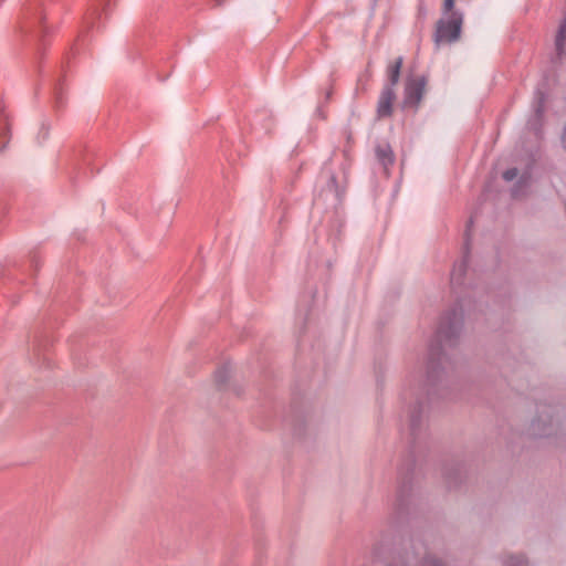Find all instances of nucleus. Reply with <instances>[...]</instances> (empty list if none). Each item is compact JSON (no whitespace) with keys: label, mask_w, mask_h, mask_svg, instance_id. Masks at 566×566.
<instances>
[{"label":"nucleus","mask_w":566,"mask_h":566,"mask_svg":"<svg viewBox=\"0 0 566 566\" xmlns=\"http://www.w3.org/2000/svg\"><path fill=\"white\" fill-rule=\"evenodd\" d=\"M227 369L226 368H222V369H219L217 373H216V380L218 384H224L226 380H227Z\"/></svg>","instance_id":"2eb2a0df"},{"label":"nucleus","mask_w":566,"mask_h":566,"mask_svg":"<svg viewBox=\"0 0 566 566\" xmlns=\"http://www.w3.org/2000/svg\"><path fill=\"white\" fill-rule=\"evenodd\" d=\"M428 78L424 75L408 76L405 82L402 108L416 112L426 94Z\"/></svg>","instance_id":"7ed1b4c3"},{"label":"nucleus","mask_w":566,"mask_h":566,"mask_svg":"<svg viewBox=\"0 0 566 566\" xmlns=\"http://www.w3.org/2000/svg\"><path fill=\"white\" fill-rule=\"evenodd\" d=\"M517 177V169L516 168H510L503 172V179L506 181H512Z\"/></svg>","instance_id":"ddd939ff"},{"label":"nucleus","mask_w":566,"mask_h":566,"mask_svg":"<svg viewBox=\"0 0 566 566\" xmlns=\"http://www.w3.org/2000/svg\"><path fill=\"white\" fill-rule=\"evenodd\" d=\"M55 99H56V104H59L60 103V97L55 96Z\"/></svg>","instance_id":"6ab92c4d"},{"label":"nucleus","mask_w":566,"mask_h":566,"mask_svg":"<svg viewBox=\"0 0 566 566\" xmlns=\"http://www.w3.org/2000/svg\"><path fill=\"white\" fill-rule=\"evenodd\" d=\"M527 186V178L521 177V179L517 181V184L512 189V196L514 198H520L523 196L522 189Z\"/></svg>","instance_id":"9b49d317"},{"label":"nucleus","mask_w":566,"mask_h":566,"mask_svg":"<svg viewBox=\"0 0 566 566\" xmlns=\"http://www.w3.org/2000/svg\"><path fill=\"white\" fill-rule=\"evenodd\" d=\"M454 0H444L443 1V15H449L451 12H455L453 10Z\"/></svg>","instance_id":"4468645a"},{"label":"nucleus","mask_w":566,"mask_h":566,"mask_svg":"<svg viewBox=\"0 0 566 566\" xmlns=\"http://www.w3.org/2000/svg\"><path fill=\"white\" fill-rule=\"evenodd\" d=\"M395 99L396 91L391 88V85H385L377 103V118L380 119L391 116Z\"/></svg>","instance_id":"20e7f679"},{"label":"nucleus","mask_w":566,"mask_h":566,"mask_svg":"<svg viewBox=\"0 0 566 566\" xmlns=\"http://www.w3.org/2000/svg\"><path fill=\"white\" fill-rule=\"evenodd\" d=\"M565 45H566V15L564 17L563 21L560 22L557 34L555 38V60L562 61L565 55Z\"/></svg>","instance_id":"39448f33"},{"label":"nucleus","mask_w":566,"mask_h":566,"mask_svg":"<svg viewBox=\"0 0 566 566\" xmlns=\"http://www.w3.org/2000/svg\"><path fill=\"white\" fill-rule=\"evenodd\" d=\"M403 64L402 56H399L395 60V62L390 63L387 66V77L388 82L385 85H391V88L395 90V86L398 84L400 78V72Z\"/></svg>","instance_id":"423d86ee"},{"label":"nucleus","mask_w":566,"mask_h":566,"mask_svg":"<svg viewBox=\"0 0 566 566\" xmlns=\"http://www.w3.org/2000/svg\"><path fill=\"white\" fill-rule=\"evenodd\" d=\"M463 313L461 308H453L451 312L443 315L439 327L436 333V340L430 345L429 357L427 363V376L426 384L418 388H410L403 391V399H416V406L409 410V422L412 433L416 432L420 423V411L421 401L420 395L424 391L428 392V388L433 386L440 377L442 361L444 359L443 348L446 346L453 345L461 325H462Z\"/></svg>","instance_id":"f257e3e1"},{"label":"nucleus","mask_w":566,"mask_h":566,"mask_svg":"<svg viewBox=\"0 0 566 566\" xmlns=\"http://www.w3.org/2000/svg\"><path fill=\"white\" fill-rule=\"evenodd\" d=\"M468 268V261L467 259H463L459 263H455L453 265V269L451 271V284L452 285H461L462 277L467 271Z\"/></svg>","instance_id":"9d476101"},{"label":"nucleus","mask_w":566,"mask_h":566,"mask_svg":"<svg viewBox=\"0 0 566 566\" xmlns=\"http://www.w3.org/2000/svg\"><path fill=\"white\" fill-rule=\"evenodd\" d=\"M376 156L379 163L387 169L395 161L394 151L389 144H380L376 147Z\"/></svg>","instance_id":"0eeeda50"},{"label":"nucleus","mask_w":566,"mask_h":566,"mask_svg":"<svg viewBox=\"0 0 566 566\" xmlns=\"http://www.w3.org/2000/svg\"><path fill=\"white\" fill-rule=\"evenodd\" d=\"M463 15L460 12H451L438 20L434 32L437 43H452L460 39Z\"/></svg>","instance_id":"f03ea898"},{"label":"nucleus","mask_w":566,"mask_h":566,"mask_svg":"<svg viewBox=\"0 0 566 566\" xmlns=\"http://www.w3.org/2000/svg\"><path fill=\"white\" fill-rule=\"evenodd\" d=\"M391 566H415V563L409 557L397 558ZM421 566H444L441 562L434 559L431 556L426 557Z\"/></svg>","instance_id":"1a4fd4ad"},{"label":"nucleus","mask_w":566,"mask_h":566,"mask_svg":"<svg viewBox=\"0 0 566 566\" xmlns=\"http://www.w3.org/2000/svg\"><path fill=\"white\" fill-rule=\"evenodd\" d=\"M544 114V97L542 94H538L536 104L534 106V115L528 122V126L534 129L536 133L542 125Z\"/></svg>","instance_id":"6e6552de"},{"label":"nucleus","mask_w":566,"mask_h":566,"mask_svg":"<svg viewBox=\"0 0 566 566\" xmlns=\"http://www.w3.org/2000/svg\"><path fill=\"white\" fill-rule=\"evenodd\" d=\"M329 186L333 188V190L335 191L336 196H338V190H337V187H336V178H335V176H331V178H329Z\"/></svg>","instance_id":"dca6fc26"},{"label":"nucleus","mask_w":566,"mask_h":566,"mask_svg":"<svg viewBox=\"0 0 566 566\" xmlns=\"http://www.w3.org/2000/svg\"><path fill=\"white\" fill-rule=\"evenodd\" d=\"M503 566H527V562L523 556H510Z\"/></svg>","instance_id":"f8f14e48"},{"label":"nucleus","mask_w":566,"mask_h":566,"mask_svg":"<svg viewBox=\"0 0 566 566\" xmlns=\"http://www.w3.org/2000/svg\"><path fill=\"white\" fill-rule=\"evenodd\" d=\"M473 223V220H470L469 221V224H468V229H467V233H465V244L468 245V242H469V230H470V227L472 226Z\"/></svg>","instance_id":"f3484780"},{"label":"nucleus","mask_w":566,"mask_h":566,"mask_svg":"<svg viewBox=\"0 0 566 566\" xmlns=\"http://www.w3.org/2000/svg\"><path fill=\"white\" fill-rule=\"evenodd\" d=\"M42 132H43V138H45L48 136V128L42 127Z\"/></svg>","instance_id":"a211bd4d"}]
</instances>
